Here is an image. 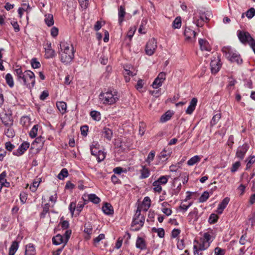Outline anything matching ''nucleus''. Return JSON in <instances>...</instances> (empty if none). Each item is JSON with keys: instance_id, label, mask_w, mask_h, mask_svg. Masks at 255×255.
<instances>
[{"instance_id": "obj_1", "label": "nucleus", "mask_w": 255, "mask_h": 255, "mask_svg": "<svg viewBox=\"0 0 255 255\" xmlns=\"http://www.w3.org/2000/svg\"><path fill=\"white\" fill-rule=\"evenodd\" d=\"M60 47V60L62 63L67 64L74 58V48L72 45L65 42H61Z\"/></svg>"}, {"instance_id": "obj_2", "label": "nucleus", "mask_w": 255, "mask_h": 255, "mask_svg": "<svg viewBox=\"0 0 255 255\" xmlns=\"http://www.w3.org/2000/svg\"><path fill=\"white\" fill-rule=\"evenodd\" d=\"M99 99L105 105H112L118 100L119 96L116 92L110 91L101 93L99 95Z\"/></svg>"}, {"instance_id": "obj_3", "label": "nucleus", "mask_w": 255, "mask_h": 255, "mask_svg": "<svg viewBox=\"0 0 255 255\" xmlns=\"http://www.w3.org/2000/svg\"><path fill=\"white\" fill-rule=\"evenodd\" d=\"M20 83L25 85L28 88L31 89L33 88L35 83V75L32 71L30 70H26L24 71V74L21 79Z\"/></svg>"}, {"instance_id": "obj_4", "label": "nucleus", "mask_w": 255, "mask_h": 255, "mask_svg": "<svg viewBox=\"0 0 255 255\" xmlns=\"http://www.w3.org/2000/svg\"><path fill=\"white\" fill-rule=\"evenodd\" d=\"M222 52L226 57L232 62L239 63V56L237 51L231 47H224Z\"/></svg>"}, {"instance_id": "obj_5", "label": "nucleus", "mask_w": 255, "mask_h": 255, "mask_svg": "<svg viewBox=\"0 0 255 255\" xmlns=\"http://www.w3.org/2000/svg\"><path fill=\"white\" fill-rule=\"evenodd\" d=\"M240 42L249 45L252 48L255 46V40L248 32L240 31Z\"/></svg>"}, {"instance_id": "obj_6", "label": "nucleus", "mask_w": 255, "mask_h": 255, "mask_svg": "<svg viewBox=\"0 0 255 255\" xmlns=\"http://www.w3.org/2000/svg\"><path fill=\"white\" fill-rule=\"evenodd\" d=\"M157 48V42L156 40L152 38L150 39L147 43L145 47L146 54L149 56L153 55Z\"/></svg>"}, {"instance_id": "obj_7", "label": "nucleus", "mask_w": 255, "mask_h": 255, "mask_svg": "<svg viewBox=\"0 0 255 255\" xmlns=\"http://www.w3.org/2000/svg\"><path fill=\"white\" fill-rule=\"evenodd\" d=\"M211 70L212 74H216L219 71L221 67V63H220V59L219 57H214V59L211 60Z\"/></svg>"}, {"instance_id": "obj_8", "label": "nucleus", "mask_w": 255, "mask_h": 255, "mask_svg": "<svg viewBox=\"0 0 255 255\" xmlns=\"http://www.w3.org/2000/svg\"><path fill=\"white\" fill-rule=\"evenodd\" d=\"M144 221V217L139 214L137 216L134 218L132 222V226H136L134 230H138L143 225Z\"/></svg>"}, {"instance_id": "obj_9", "label": "nucleus", "mask_w": 255, "mask_h": 255, "mask_svg": "<svg viewBox=\"0 0 255 255\" xmlns=\"http://www.w3.org/2000/svg\"><path fill=\"white\" fill-rule=\"evenodd\" d=\"M29 143L27 142H23L17 149L16 151H14L13 154L16 156L22 155L29 147Z\"/></svg>"}, {"instance_id": "obj_10", "label": "nucleus", "mask_w": 255, "mask_h": 255, "mask_svg": "<svg viewBox=\"0 0 255 255\" xmlns=\"http://www.w3.org/2000/svg\"><path fill=\"white\" fill-rule=\"evenodd\" d=\"M209 246V243H205L203 240L201 239L200 242L194 241L193 249H199L200 250L204 251Z\"/></svg>"}, {"instance_id": "obj_11", "label": "nucleus", "mask_w": 255, "mask_h": 255, "mask_svg": "<svg viewBox=\"0 0 255 255\" xmlns=\"http://www.w3.org/2000/svg\"><path fill=\"white\" fill-rule=\"evenodd\" d=\"M45 49V56L46 58H51L55 56V51L51 48V44L50 43H47Z\"/></svg>"}, {"instance_id": "obj_12", "label": "nucleus", "mask_w": 255, "mask_h": 255, "mask_svg": "<svg viewBox=\"0 0 255 255\" xmlns=\"http://www.w3.org/2000/svg\"><path fill=\"white\" fill-rule=\"evenodd\" d=\"M196 32L195 31L189 28H186L184 30V35L186 37V40L187 41H192V36L193 38L195 39L196 36Z\"/></svg>"}, {"instance_id": "obj_13", "label": "nucleus", "mask_w": 255, "mask_h": 255, "mask_svg": "<svg viewBox=\"0 0 255 255\" xmlns=\"http://www.w3.org/2000/svg\"><path fill=\"white\" fill-rule=\"evenodd\" d=\"M197 103V99L195 98H193L190 103V105L188 106L187 110H186V114L188 115L192 114L195 109Z\"/></svg>"}, {"instance_id": "obj_14", "label": "nucleus", "mask_w": 255, "mask_h": 255, "mask_svg": "<svg viewBox=\"0 0 255 255\" xmlns=\"http://www.w3.org/2000/svg\"><path fill=\"white\" fill-rule=\"evenodd\" d=\"M230 201V198L228 197L225 198L222 202L219 205L217 209V212L219 214H222L224 209L226 207Z\"/></svg>"}, {"instance_id": "obj_15", "label": "nucleus", "mask_w": 255, "mask_h": 255, "mask_svg": "<svg viewBox=\"0 0 255 255\" xmlns=\"http://www.w3.org/2000/svg\"><path fill=\"white\" fill-rule=\"evenodd\" d=\"M100 144L97 141H94L90 146L91 153L93 155H96L100 149Z\"/></svg>"}, {"instance_id": "obj_16", "label": "nucleus", "mask_w": 255, "mask_h": 255, "mask_svg": "<svg viewBox=\"0 0 255 255\" xmlns=\"http://www.w3.org/2000/svg\"><path fill=\"white\" fill-rule=\"evenodd\" d=\"M199 43L201 50L210 51L211 47L207 41L201 39L199 40Z\"/></svg>"}, {"instance_id": "obj_17", "label": "nucleus", "mask_w": 255, "mask_h": 255, "mask_svg": "<svg viewBox=\"0 0 255 255\" xmlns=\"http://www.w3.org/2000/svg\"><path fill=\"white\" fill-rule=\"evenodd\" d=\"M140 178L144 179L148 177L150 175V171L145 166L141 165V169L140 170Z\"/></svg>"}, {"instance_id": "obj_18", "label": "nucleus", "mask_w": 255, "mask_h": 255, "mask_svg": "<svg viewBox=\"0 0 255 255\" xmlns=\"http://www.w3.org/2000/svg\"><path fill=\"white\" fill-rule=\"evenodd\" d=\"M36 252L34 246L31 244L27 245L25 247V255H35Z\"/></svg>"}, {"instance_id": "obj_19", "label": "nucleus", "mask_w": 255, "mask_h": 255, "mask_svg": "<svg viewBox=\"0 0 255 255\" xmlns=\"http://www.w3.org/2000/svg\"><path fill=\"white\" fill-rule=\"evenodd\" d=\"M102 210L104 213L107 215H111L113 213L114 210L111 205L108 203H105L102 207Z\"/></svg>"}, {"instance_id": "obj_20", "label": "nucleus", "mask_w": 255, "mask_h": 255, "mask_svg": "<svg viewBox=\"0 0 255 255\" xmlns=\"http://www.w3.org/2000/svg\"><path fill=\"white\" fill-rule=\"evenodd\" d=\"M126 14L125 8L124 6L121 5L119 8L118 16H119V22L121 24L124 21V17Z\"/></svg>"}, {"instance_id": "obj_21", "label": "nucleus", "mask_w": 255, "mask_h": 255, "mask_svg": "<svg viewBox=\"0 0 255 255\" xmlns=\"http://www.w3.org/2000/svg\"><path fill=\"white\" fill-rule=\"evenodd\" d=\"M64 241L65 239L60 234H58L52 239L53 243L56 245H58L62 243H64L65 245L66 243H65Z\"/></svg>"}, {"instance_id": "obj_22", "label": "nucleus", "mask_w": 255, "mask_h": 255, "mask_svg": "<svg viewBox=\"0 0 255 255\" xmlns=\"http://www.w3.org/2000/svg\"><path fill=\"white\" fill-rule=\"evenodd\" d=\"M103 135L108 140L110 141L111 140L113 137V131L112 130L108 128H105L103 130Z\"/></svg>"}, {"instance_id": "obj_23", "label": "nucleus", "mask_w": 255, "mask_h": 255, "mask_svg": "<svg viewBox=\"0 0 255 255\" xmlns=\"http://www.w3.org/2000/svg\"><path fill=\"white\" fill-rule=\"evenodd\" d=\"M56 106L61 114H63L66 113L67 109V105L66 103L62 101L57 102L56 103Z\"/></svg>"}, {"instance_id": "obj_24", "label": "nucleus", "mask_w": 255, "mask_h": 255, "mask_svg": "<svg viewBox=\"0 0 255 255\" xmlns=\"http://www.w3.org/2000/svg\"><path fill=\"white\" fill-rule=\"evenodd\" d=\"M198 213L197 209H195L193 211L190 212L188 216L189 221L190 222L192 220L196 221L198 219Z\"/></svg>"}, {"instance_id": "obj_25", "label": "nucleus", "mask_w": 255, "mask_h": 255, "mask_svg": "<svg viewBox=\"0 0 255 255\" xmlns=\"http://www.w3.org/2000/svg\"><path fill=\"white\" fill-rule=\"evenodd\" d=\"M45 22L48 26H51L54 24V19L53 15L51 14H47L45 15Z\"/></svg>"}, {"instance_id": "obj_26", "label": "nucleus", "mask_w": 255, "mask_h": 255, "mask_svg": "<svg viewBox=\"0 0 255 255\" xmlns=\"http://www.w3.org/2000/svg\"><path fill=\"white\" fill-rule=\"evenodd\" d=\"M214 237L211 233L207 232L204 234L203 237L201 238L205 243H210L213 241Z\"/></svg>"}, {"instance_id": "obj_27", "label": "nucleus", "mask_w": 255, "mask_h": 255, "mask_svg": "<svg viewBox=\"0 0 255 255\" xmlns=\"http://www.w3.org/2000/svg\"><path fill=\"white\" fill-rule=\"evenodd\" d=\"M173 115V113L168 111L163 114L160 118V122L161 123H164L169 120Z\"/></svg>"}, {"instance_id": "obj_28", "label": "nucleus", "mask_w": 255, "mask_h": 255, "mask_svg": "<svg viewBox=\"0 0 255 255\" xmlns=\"http://www.w3.org/2000/svg\"><path fill=\"white\" fill-rule=\"evenodd\" d=\"M136 247L140 250L145 249V243L144 240L142 238L138 237L136 242Z\"/></svg>"}, {"instance_id": "obj_29", "label": "nucleus", "mask_w": 255, "mask_h": 255, "mask_svg": "<svg viewBox=\"0 0 255 255\" xmlns=\"http://www.w3.org/2000/svg\"><path fill=\"white\" fill-rule=\"evenodd\" d=\"M201 158L199 155H195L192 158H191L188 161H187V164L189 166H192L194 165L195 164L199 162Z\"/></svg>"}, {"instance_id": "obj_30", "label": "nucleus", "mask_w": 255, "mask_h": 255, "mask_svg": "<svg viewBox=\"0 0 255 255\" xmlns=\"http://www.w3.org/2000/svg\"><path fill=\"white\" fill-rule=\"evenodd\" d=\"M18 249V243L16 242H12L9 250V255H14Z\"/></svg>"}, {"instance_id": "obj_31", "label": "nucleus", "mask_w": 255, "mask_h": 255, "mask_svg": "<svg viewBox=\"0 0 255 255\" xmlns=\"http://www.w3.org/2000/svg\"><path fill=\"white\" fill-rule=\"evenodd\" d=\"M14 70L15 75L17 76V79L19 81H21V79L22 78L23 75L24 74V72H22L21 67L18 66L16 67Z\"/></svg>"}, {"instance_id": "obj_32", "label": "nucleus", "mask_w": 255, "mask_h": 255, "mask_svg": "<svg viewBox=\"0 0 255 255\" xmlns=\"http://www.w3.org/2000/svg\"><path fill=\"white\" fill-rule=\"evenodd\" d=\"M125 71L124 73V74L125 75V80L127 82L129 81V76H133L136 74V73H133V72L131 71L129 69H125Z\"/></svg>"}, {"instance_id": "obj_33", "label": "nucleus", "mask_w": 255, "mask_h": 255, "mask_svg": "<svg viewBox=\"0 0 255 255\" xmlns=\"http://www.w3.org/2000/svg\"><path fill=\"white\" fill-rule=\"evenodd\" d=\"M5 80L7 85L10 87L12 88L13 87L14 82L12 75L8 73L5 76Z\"/></svg>"}, {"instance_id": "obj_34", "label": "nucleus", "mask_w": 255, "mask_h": 255, "mask_svg": "<svg viewBox=\"0 0 255 255\" xmlns=\"http://www.w3.org/2000/svg\"><path fill=\"white\" fill-rule=\"evenodd\" d=\"M147 19H143L142 20L140 27L138 29V32L141 34H145L146 31L145 30V26L147 24Z\"/></svg>"}, {"instance_id": "obj_35", "label": "nucleus", "mask_w": 255, "mask_h": 255, "mask_svg": "<svg viewBox=\"0 0 255 255\" xmlns=\"http://www.w3.org/2000/svg\"><path fill=\"white\" fill-rule=\"evenodd\" d=\"M88 200L95 204H98L100 202V199L94 194L89 195Z\"/></svg>"}, {"instance_id": "obj_36", "label": "nucleus", "mask_w": 255, "mask_h": 255, "mask_svg": "<svg viewBox=\"0 0 255 255\" xmlns=\"http://www.w3.org/2000/svg\"><path fill=\"white\" fill-rule=\"evenodd\" d=\"M2 123L7 127H10L13 124V121L10 119V117L7 116L3 117L1 118Z\"/></svg>"}, {"instance_id": "obj_37", "label": "nucleus", "mask_w": 255, "mask_h": 255, "mask_svg": "<svg viewBox=\"0 0 255 255\" xmlns=\"http://www.w3.org/2000/svg\"><path fill=\"white\" fill-rule=\"evenodd\" d=\"M144 210L147 211L150 206V199L148 197H145L142 202Z\"/></svg>"}, {"instance_id": "obj_38", "label": "nucleus", "mask_w": 255, "mask_h": 255, "mask_svg": "<svg viewBox=\"0 0 255 255\" xmlns=\"http://www.w3.org/2000/svg\"><path fill=\"white\" fill-rule=\"evenodd\" d=\"M4 133L8 137H13L15 135L13 129L10 127H7V128L5 129Z\"/></svg>"}, {"instance_id": "obj_39", "label": "nucleus", "mask_w": 255, "mask_h": 255, "mask_svg": "<svg viewBox=\"0 0 255 255\" xmlns=\"http://www.w3.org/2000/svg\"><path fill=\"white\" fill-rule=\"evenodd\" d=\"M247 162V169L250 168L252 164L255 162V156H250L246 160Z\"/></svg>"}, {"instance_id": "obj_40", "label": "nucleus", "mask_w": 255, "mask_h": 255, "mask_svg": "<svg viewBox=\"0 0 255 255\" xmlns=\"http://www.w3.org/2000/svg\"><path fill=\"white\" fill-rule=\"evenodd\" d=\"M90 116L93 120L99 121L101 119V114L99 112L95 111H91L90 113Z\"/></svg>"}, {"instance_id": "obj_41", "label": "nucleus", "mask_w": 255, "mask_h": 255, "mask_svg": "<svg viewBox=\"0 0 255 255\" xmlns=\"http://www.w3.org/2000/svg\"><path fill=\"white\" fill-rule=\"evenodd\" d=\"M38 129V125H34L33 127V128H32V129H31V130L29 132V135L31 137L34 138V137H36Z\"/></svg>"}, {"instance_id": "obj_42", "label": "nucleus", "mask_w": 255, "mask_h": 255, "mask_svg": "<svg viewBox=\"0 0 255 255\" xmlns=\"http://www.w3.org/2000/svg\"><path fill=\"white\" fill-rule=\"evenodd\" d=\"M246 16L249 18L251 19L255 15V9L251 7L248 9L246 12Z\"/></svg>"}, {"instance_id": "obj_43", "label": "nucleus", "mask_w": 255, "mask_h": 255, "mask_svg": "<svg viewBox=\"0 0 255 255\" xmlns=\"http://www.w3.org/2000/svg\"><path fill=\"white\" fill-rule=\"evenodd\" d=\"M181 26V19L180 17H176L173 22L172 26L174 28H179Z\"/></svg>"}, {"instance_id": "obj_44", "label": "nucleus", "mask_w": 255, "mask_h": 255, "mask_svg": "<svg viewBox=\"0 0 255 255\" xmlns=\"http://www.w3.org/2000/svg\"><path fill=\"white\" fill-rule=\"evenodd\" d=\"M155 155V152L153 150L151 151L148 154L147 157L145 160V161L147 162L148 165H150V162L154 159Z\"/></svg>"}, {"instance_id": "obj_45", "label": "nucleus", "mask_w": 255, "mask_h": 255, "mask_svg": "<svg viewBox=\"0 0 255 255\" xmlns=\"http://www.w3.org/2000/svg\"><path fill=\"white\" fill-rule=\"evenodd\" d=\"M68 172L66 168H63L59 174L58 175V178L59 179H63L65 177L68 176Z\"/></svg>"}, {"instance_id": "obj_46", "label": "nucleus", "mask_w": 255, "mask_h": 255, "mask_svg": "<svg viewBox=\"0 0 255 255\" xmlns=\"http://www.w3.org/2000/svg\"><path fill=\"white\" fill-rule=\"evenodd\" d=\"M97 157V159L98 162H101L105 158V154L102 150H98L97 155H95Z\"/></svg>"}, {"instance_id": "obj_47", "label": "nucleus", "mask_w": 255, "mask_h": 255, "mask_svg": "<svg viewBox=\"0 0 255 255\" xmlns=\"http://www.w3.org/2000/svg\"><path fill=\"white\" fill-rule=\"evenodd\" d=\"M221 115L220 113H217L215 115L211 121V125L212 126L216 125L221 119Z\"/></svg>"}, {"instance_id": "obj_48", "label": "nucleus", "mask_w": 255, "mask_h": 255, "mask_svg": "<svg viewBox=\"0 0 255 255\" xmlns=\"http://www.w3.org/2000/svg\"><path fill=\"white\" fill-rule=\"evenodd\" d=\"M163 83V81L160 80V79L156 78L154 80V82L152 83V86L154 89H157L160 86H161L162 83Z\"/></svg>"}, {"instance_id": "obj_49", "label": "nucleus", "mask_w": 255, "mask_h": 255, "mask_svg": "<svg viewBox=\"0 0 255 255\" xmlns=\"http://www.w3.org/2000/svg\"><path fill=\"white\" fill-rule=\"evenodd\" d=\"M167 203L164 202L162 203V206L163 207L161 209L162 212L166 214L167 216H169L172 213V210L170 208H168L165 207V205H166Z\"/></svg>"}, {"instance_id": "obj_50", "label": "nucleus", "mask_w": 255, "mask_h": 255, "mask_svg": "<svg viewBox=\"0 0 255 255\" xmlns=\"http://www.w3.org/2000/svg\"><path fill=\"white\" fill-rule=\"evenodd\" d=\"M153 186H154L153 190L155 192H157L158 193H160L162 190V187L160 185V184L158 183V181H155L153 184Z\"/></svg>"}, {"instance_id": "obj_51", "label": "nucleus", "mask_w": 255, "mask_h": 255, "mask_svg": "<svg viewBox=\"0 0 255 255\" xmlns=\"http://www.w3.org/2000/svg\"><path fill=\"white\" fill-rule=\"evenodd\" d=\"M218 219V216L215 214H212L209 218L208 222L210 224L216 223Z\"/></svg>"}, {"instance_id": "obj_52", "label": "nucleus", "mask_w": 255, "mask_h": 255, "mask_svg": "<svg viewBox=\"0 0 255 255\" xmlns=\"http://www.w3.org/2000/svg\"><path fill=\"white\" fill-rule=\"evenodd\" d=\"M29 122L30 119L28 117H23L20 119V124L23 126H28Z\"/></svg>"}, {"instance_id": "obj_53", "label": "nucleus", "mask_w": 255, "mask_h": 255, "mask_svg": "<svg viewBox=\"0 0 255 255\" xmlns=\"http://www.w3.org/2000/svg\"><path fill=\"white\" fill-rule=\"evenodd\" d=\"M249 149V145L247 144L243 145L241 150H240V158H243L244 154Z\"/></svg>"}, {"instance_id": "obj_54", "label": "nucleus", "mask_w": 255, "mask_h": 255, "mask_svg": "<svg viewBox=\"0 0 255 255\" xmlns=\"http://www.w3.org/2000/svg\"><path fill=\"white\" fill-rule=\"evenodd\" d=\"M209 194L208 192H204L199 198L200 202H205L209 198Z\"/></svg>"}, {"instance_id": "obj_55", "label": "nucleus", "mask_w": 255, "mask_h": 255, "mask_svg": "<svg viewBox=\"0 0 255 255\" xmlns=\"http://www.w3.org/2000/svg\"><path fill=\"white\" fill-rule=\"evenodd\" d=\"M31 65L33 68H38L40 67L41 64L39 62L37 61L36 58H33L31 61Z\"/></svg>"}, {"instance_id": "obj_56", "label": "nucleus", "mask_w": 255, "mask_h": 255, "mask_svg": "<svg viewBox=\"0 0 255 255\" xmlns=\"http://www.w3.org/2000/svg\"><path fill=\"white\" fill-rule=\"evenodd\" d=\"M168 176H162L156 181H158L159 184H165L168 181Z\"/></svg>"}, {"instance_id": "obj_57", "label": "nucleus", "mask_w": 255, "mask_h": 255, "mask_svg": "<svg viewBox=\"0 0 255 255\" xmlns=\"http://www.w3.org/2000/svg\"><path fill=\"white\" fill-rule=\"evenodd\" d=\"M215 255H224L225 251L220 248L216 247L214 250Z\"/></svg>"}, {"instance_id": "obj_58", "label": "nucleus", "mask_w": 255, "mask_h": 255, "mask_svg": "<svg viewBox=\"0 0 255 255\" xmlns=\"http://www.w3.org/2000/svg\"><path fill=\"white\" fill-rule=\"evenodd\" d=\"M153 230H154V232L157 233L158 234V236L160 238H163L164 236V230L162 228H158V229H153Z\"/></svg>"}, {"instance_id": "obj_59", "label": "nucleus", "mask_w": 255, "mask_h": 255, "mask_svg": "<svg viewBox=\"0 0 255 255\" xmlns=\"http://www.w3.org/2000/svg\"><path fill=\"white\" fill-rule=\"evenodd\" d=\"M71 234V230H66L63 236L65 239V243H67Z\"/></svg>"}, {"instance_id": "obj_60", "label": "nucleus", "mask_w": 255, "mask_h": 255, "mask_svg": "<svg viewBox=\"0 0 255 255\" xmlns=\"http://www.w3.org/2000/svg\"><path fill=\"white\" fill-rule=\"evenodd\" d=\"M82 8H86L88 5V0H78Z\"/></svg>"}, {"instance_id": "obj_61", "label": "nucleus", "mask_w": 255, "mask_h": 255, "mask_svg": "<svg viewBox=\"0 0 255 255\" xmlns=\"http://www.w3.org/2000/svg\"><path fill=\"white\" fill-rule=\"evenodd\" d=\"M69 210L72 214V216H73L75 210L76 209V203L72 202L69 205Z\"/></svg>"}, {"instance_id": "obj_62", "label": "nucleus", "mask_w": 255, "mask_h": 255, "mask_svg": "<svg viewBox=\"0 0 255 255\" xmlns=\"http://www.w3.org/2000/svg\"><path fill=\"white\" fill-rule=\"evenodd\" d=\"M144 85V82L142 80L140 79L137 81L136 85V88L137 90L139 91L142 89Z\"/></svg>"}, {"instance_id": "obj_63", "label": "nucleus", "mask_w": 255, "mask_h": 255, "mask_svg": "<svg viewBox=\"0 0 255 255\" xmlns=\"http://www.w3.org/2000/svg\"><path fill=\"white\" fill-rule=\"evenodd\" d=\"M105 238V235L103 234H100L97 237L94 239V241L95 244L98 243L100 241Z\"/></svg>"}, {"instance_id": "obj_64", "label": "nucleus", "mask_w": 255, "mask_h": 255, "mask_svg": "<svg viewBox=\"0 0 255 255\" xmlns=\"http://www.w3.org/2000/svg\"><path fill=\"white\" fill-rule=\"evenodd\" d=\"M180 233V230L178 229H174L171 233V236L173 238H176Z\"/></svg>"}]
</instances>
